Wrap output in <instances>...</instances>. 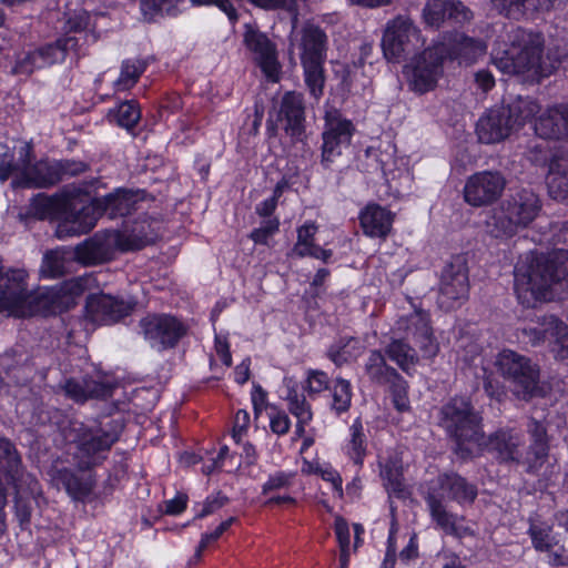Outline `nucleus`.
Segmentation results:
<instances>
[{
	"instance_id": "obj_3",
	"label": "nucleus",
	"mask_w": 568,
	"mask_h": 568,
	"mask_svg": "<svg viewBox=\"0 0 568 568\" xmlns=\"http://www.w3.org/2000/svg\"><path fill=\"white\" fill-rule=\"evenodd\" d=\"M544 39L541 34L527 31L520 27L507 33V40L494 49V64L505 74H524L547 77L551 70L542 62Z\"/></svg>"
},
{
	"instance_id": "obj_39",
	"label": "nucleus",
	"mask_w": 568,
	"mask_h": 568,
	"mask_svg": "<svg viewBox=\"0 0 568 568\" xmlns=\"http://www.w3.org/2000/svg\"><path fill=\"white\" fill-rule=\"evenodd\" d=\"M381 475L385 481L386 488L395 494L404 490L402 460L397 454H392L379 462Z\"/></svg>"
},
{
	"instance_id": "obj_50",
	"label": "nucleus",
	"mask_w": 568,
	"mask_h": 568,
	"mask_svg": "<svg viewBox=\"0 0 568 568\" xmlns=\"http://www.w3.org/2000/svg\"><path fill=\"white\" fill-rule=\"evenodd\" d=\"M548 346L556 358H568V326L562 321L558 320V325L548 339Z\"/></svg>"
},
{
	"instance_id": "obj_27",
	"label": "nucleus",
	"mask_w": 568,
	"mask_h": 568,
	"mask_svg": "<svg viewBox=\"0 0 568 568\" xmlns=\"http://www.w3.org/2000/svg\"><path fill=\"white\" fill-rule=\"evenodd\" d=\"M364 234L371 237H386L393 224L392 213L377 204L367 205L359 215Z\"/></svg>"
},
{
	"instance_id": "obj_53",
	"label": "nucleus",
	"mask_w": 568,
	"mask_h": 568,
	"mask_svg": "<svg viewBox=\"0 0 568 568\" xmlns=\"http://www.w3.org/2000/svg\"><path fill=\"white\" fill-rule=\"evenodd\" d=\"M115 116L119 125L132 129L139 122L141 112L134 102H123L119 105Z\"/></svg>"
},
{
	"instance_id": "obj_52",
	"label": "nucleus",
	"mask_w": 568,
	"mask_h": 568,
	"mask_svg": "<svg viewBox=\"0 0 568 568\" xmlns=\"http://www.w3.org/2000/svg\"><path fill=\"white\" fill-rule=\"evenodd\" d=\"M181 0H141V10L148 20H152L156 14L165 12L172 14L175 6Z\"/></svg>"
},
{
	"instance_id": "obj_26",
	"label": "nucleus",
	"mask_w": 568,
	"mask_h": 568,
	"mask_svg": "<svg viewBox=\"0 0 568 568\" xmlns=\"http://www.w3.org/2000/svg\"><path fill=\"white\" fill-rule=\"evenodd\" d=\"M493 8L503 17L519 21L539 11H548L554 0H490Z\"/></svg>"
},
{
	"instance_id": "obj_64",
	"label": "nucleus",
	"mask_w": 568,
	"mask_h": 568,
	"mask_svg": "<svg viewBox=\"0 0 568 568\" xmlns=\"http://www.w3.org/2000/svg\"><path fill=\"white\" fill-rule=\"evenodd\" d=\"M335 534L341 549H348L349 546V528L346 520L342 517L335 519Z\"/></svg>"
},
{
	"instance_id": "obj_58",
	"label": "nucleus",
	"mask_w": 568,
	"mask_h": 568,
	"mask_svg": "<svg viewBox=\"0 0 568 568\" xmlns=\"http://www.w3.org/2000/svg\"><path fill=\"white\" fill-rule=\"evenodd\" d=\"M60 181L64 178H71L82 174L89 170V164L75 160H62L57 162Z\"/></svg>"
},
{
	"instance_id": "obj_2",
	"label": "nucleus",
	"mask_w": 568,
	"mask_h": 568,
	"mask_svg": "<svg viewBox=\"0 0 568 568\" xmlns=\"http://www.w3.org/2000/svg\"><path fill=\"white\" fill-rule=\"evenodd\" d=\"M477 497V488L458 474L439 475L437 481L424 496L429 516L436 528L448 536L462 539L471 536L473 530L464 525L465 518L447 509L444 500L448 498L463 504H471Z\"/></svg>"
},
{
	"instance_id": "obj_37",
	"label": "nucleus",
	"mask_w": 568,
	"mask_h": 568,
	"mask_svg": "<svg viewBox=\"0 0 568 568\" xmlns=\"http://www.w3.org/2000/svg\"><path fill=\"white\" fill-rule=\"evenodd\" d=\"M364 347L361 341L353 336H343L336 339L327 349V357L341 367L346 363L356 359Z\"/></svg>"
},
{
	"instance_id": "obj_40",
	"label": "nucleus",
	"mask_w": 568,
	"mask_h": 568,
	"mask_svg": "<svg viewBox=\"0 0 568 568\" xmlns=\"http://www.w3.org/2000/svg\"><path fill=\"white\" fill-rule=\"evenodd\" d=\"M148 67V61L140 58L126 59L121 64V72L114 88L118 91H125L133 88L140 77L144 73Z\"/></svg>"
},
{
	"instance_id": "obj_30",
	"label": "nucleus",
	"mask_w": 568,
	"mask_h": 568,
	"mask_svg": "<svg viewBox=\"0 0 568 568\" xmlns=\"http://www.w3.org/2000/svg\"><path fill=\"white\" fill-rule=\"evenodd\" d=\"M61 57L62 53L59 49L44 45L18 58L12 72L19 75H30L34 70L61 62Z\"/></svg>"
},
{
	"instance_id": "obj_25",
	"label": "nucleus",
	"mask_w": 568,
	"mask_h": 568,
	"mask_svg": "<svg viewBox=\"0 0 568 568\" xmlns=\"http://www.w3.org/2000/svg\"><path fill=\"white\" fill-rule=\"evenodd\" d=\"M535 132L542 139L568 138V103L547 109L536 120Z\"/></svg>"
},
{
	"instance_id": "obj_21",
	"label": "nucleus",
	"mask_w": 568,
	"mask_h": 568,
	"mask_svg": "<svg viewBox=\"0 0 568 568\" xmlns=\"http://www.w3.org/2000/svg\"><path fill=\"white\" fill-rule=\"evenodd\" d=\"M406 338L413 341L419 348L422 356L433 358L439 351V345L433 336L428 316L423 312H415L402 321Z\"/></svg>"
},
{
	"instance_id": "obj_15",
	"label": "nucleus",
	"mask_w": 568,
	"mask_h": 568,
	"mask_svg": "<svg viewBox=\"0 0 568 568\" xmlns=\"http://www.w3.org/2000/svg\"><path fill=\"white\" fill-rule=\"evenodd\" d=\"M506 186V179L498 171H481L470 175L464 186L465 202L480 207L497 201Z\"/></svg>"
},
{
	"instance_id": "obj_6",
	"label": "nucleus",
	"mask_w": 568,
	"mask_h": 568,
	"mask_svg": "<svg viewBox=\"0 0 568 568\" xmlns=\"http://www.w3.org/2000/svg\"><path fill=\"white\" fill-rule=\"evenodd\" d=\"M540 210L541 202L534 191L519 190L489 212L485 221L486 232L495 239L510 237L530 224Z\"/></svg>"
},
{
	"instance_id": "obj_28",
	"label": "nucleus",
	"mask_w": 568,
	"mask_h": 568,
	"mask_svg": "<svg viewBox=\"0 0 568 568\" xmlns=\"http://www.w3.org/2000/svg\"><path fill=\"white\" fill-rule=\"evenodd\" d=\"M63 389L70 398L83 403L90 398H108L112 395V385L93 378H83L81 381L70 378L65 382Z\"/></svg>"
},
{
	"instance_id": "obj_62",
	"label": "nucleus",
	"mask_w": 568,
	"mask_h": 568,
	"mask_svg": "<svg viewBox=\"0 0 568 568\" xmlns=\"http://www.w3.org/2000/svg\"><path fill=\"white\" fill-rule=\"evenodd\" d=\"M250 425V414L244 410L240 409L234 417V426H233V433L232 437L236 443H240L242 439V436L246 433Z\"/></svg>"
},
{
	"instance_id": "obj_23",
	"label": "nucleus",
	"mask_w": 568,
	"mask_h": 568,
	"mask_svg": "<svg viewBox=\"0 0 568 568\" xmlns=\"http://www.w3.org/2000/svg\"><path fill=\"white\" fill-rule=\"evenodd\" d=\"M425 22L432 27H439L446 19L456 22L469 21L471 11L463 2L456 0H428L423 9Z\"/></svg>"
},
{
	"instance_id": "obj_1",
	"label": "nucleus",
	"mask_w": 568,
	"mask_h": 568,
	"mask_svg": "<svg viewBox=\"0 0 568 568\" xmlns=\"http://www.w3.org/2000/svg\"><path fill=\"white\" fill-rule=\"evenodd\" d=\"M568 276V251L556 248L547 256L529 254L515 266L514 288L518 301L527 306L549 301L551 286Z\"/></svg>"
},
{
	"instance_id": "obj_5",
	"label": "nucleus",
	"mask_w": 568,
	"mask_h": 568,
	"mask_svg": "<svg viewBox=\"0 0 568 568\" xmlns=\"http://www.w3.org/2000/svg\"><path fill=\"white\" fill-rule=\"evenodd\" d=\"M143 230L144 226L139 225L131 232H97L74 247V260L84 266H93L112 261L118 252L141 250L152 241Z\"/></svg>"
},
{
	"instance_id": "obj_34",
	"label": "nucleus",
	"mask_w": 568,
	"mask_h": 568,
	"mask_svg": "<svg viewBox=\"0 0 568 568\" xmlns=\"http://www.w3.org/2000/svg\"><path fill=\"white\" fill-rule=\"evenodd\" d=\"M52 480L58 487H63L67 493L75 500L87 498L93 488L90 479H82L69 468L52 469Z\"/></svg>"
},
{
	"instance_id": "obj_55",
	"label": "nucleus",
	"mask_w": 568,
	"mask_h": 568,
	"mask_svg": "<svg viewBox=\"0 0 568 568\" xmlns=\"http://www.w3.org/2000/svg\"><path fill=\"white\" fill-rule=\"evenodd\" d=\"M388 384L390 385L395 407L400 412L406 410L408 408L406 381L397 373V378L392 379Z\"/></svg>"
},
{
	"instance_id": "obj_19",
	"label": "nucleus",
	"mask_w": 568,
	"mask_h": 568,
	"mask_svg": "<svg viewBox=\"0 0 568 568\" xmlns=\"http://www.w3.org/2000/svg\"><path fill=\"white\" fill-rule=\"evenodd\" d=\"M130 302L118 300L108 294H91L87 298L85 310L92 322L110 324L128 316L133 310Z\"/></svg>"
},
{
	"instance_id": "obj_43",
	"label": "nucleus",
	"mask_w": 568,
	"mask_h": 568,
	"mask_svg": "<svg viewBox=\"0 0 568 568\" xmlns=\"http://www.w3.org/2000/svg\"><path fill=\"white\" fill-rule=\"evenodd\" d=\"M94 282L92 275H84L70 278L64 281L59 290L57 291V296L62 297L64 301L61 303L69 307L74 304V300L81 296L85 291H88Z\"/></svg>"
},
{
	"instance_id": "obj_24",
	"label": "nucleus",
	"mask_w": 568,
	"mask_h": 568,
	"mask_svg": "<svg viewBox=\"0 0 568 568\" xmlns=\"http://www.w3.org/2000/svg\"><path fill=\"white\" fill-rule=\"evenodd\" d=\"M280 119L284 121L285 132L294 139H300L304 132L305 105L301 92H285L281 99Z\"/></svg>"
},
{
	"instance_id": "obj_9",
	"label": "nucleus",
	"mask_w": 568,
	"mask_h": 568,
	"mask_svg": "<svg viewBox=\"0 0 568 568\" xmlns=\"http://www.w3.org/2000/svg\"><path fill=\"white\" fill-rule=\"evenodd\" d=\"M75 444L73 459L80 470H89L100 465L119 438V425L110 429H91L80 424L73 427Z\"/></svg>"
},
{
	"instance_id": "obj_47",
	"label": "nucleus",
	"mask_w": 568,
	"mask_h": 568,
	"mask_svg": "<svg viewBox=\"0 0 568 568\" xmlns=\"http://www.w3.org/2000/svg\"><path fill=\"white\" fill-rule=\"evenodd\" d=\"M352 396L351 383L347 379L337 377L332 387V410L337 415L347 412L351 407Z\"/></svg>"
},
{
	"instance_id": "obj_61",
	"label": "nucleus",
	"mask_w": 568,
	"mask_h": 568,
	"mask_svg": "<svg viewBox=\"0 0 568 568\" xmlns=\"http://www.w3.org/2000/svg\"><path fill=\"white\" fill-rule=\"evenodd\" d=\"M229 503V498L221 493H217L216 495L209 496L203 504V507L201 511L196 515L197 518H203L205 516H209L220 508H222L224 505Z\"/></svg>"
},
{
	"instance_id": "obj_35",
	"label": "nucleus",
	"mask_w": 568,
	"mask_h": 568,
	"mask_svg": "<svg viewBox=\"0 0 568 568\" xmlns=\"http://www.w3.org/2000/svg\"><path fill=\"white\" fill-rule=\"evenodd\" d=\"M0 471L16 486L22 476V459L16 445L6 437H0Z\"/></svg>"
},
{
	"instance_id": "obj_36",
	"label": "nucleus",
	"mask_w": 568,
	"mask_h": 568,
	"mask_svg": "<svg viewBox=\"0 0 568 568\" xmlns=\"http://www.w3.org/2000/svg\"><path fill=\"white\" fill-rule=\"evenodd\" d=\"M547 184L552 199L568 201V158L551 161Z\"/></svg>"
},
{
	"instance_id": "obj_14",
	"label": "nucleus",
	"mask_w": 568,
	"mask_h": 568,
	"mask_svg": "<svg viewBox=\"0 0 568 568\" xmlns=\"http://www.w3.org/2000/svg\"><path fill=\"white\" fill-rule=\"evenodd\" d=\"M468 268L463 256H455L444 268L438 303L446 310L459 306L468 296Z\"/></svg>"
},
{
	"instance_id": "obj_41",
	"label": "nucleus",
	"mask_w": 568,
	"mask_h": 568,
	"mask_svg": "<svg viewBox=\"0 0 568 568\" xmlns=\"http://www.w3.org/2000/svg\"><path fill=\"white\" fill-rule=\"evenodd\" d=\"M506 111H509V118L513 120L514 126L518 130L527 121H530L539 111L540 105L532 98L518 97L508 105H504Z\"/></svg>"
},
{
	"instance_id": "obj_63",
	"label": "nucleus",
	"mask_w": 568,
	"mask_h": 568,
	"mask_svg": "<svg viewBox=\"0 0 568 568\" xmlns=\"http://www.w3.org/2000/svg\"><path fill=\"white\" fill-rule=\"evenodd\" d=\"M79 40L74 36H67L58 39L54 43L47 44V48L59 49L62 53L61 62L64 60L69 51H75L78 49Z\"/></svg>"
},
{
	"instance_id": "obj_12",
	"label": "nucleus",
	"mask_w": 568,
	"mask_h": 568,
	"mask_svg": "<svg viewBox=\"0 0 568 568\" xmlns=\"http://www.w3.org/2000/svg\"><path fill=\"white\" fill-rule=\"evenodd\" d=\"M423 44L420 33L408 16L388 21L382 39V49L388 61H398L404 54Z\"/></svg>"
},
{
	"instance_id": "obj_59",
	"label": "nucleus",
	"mask_w": 568,
	"mask_h": 568,
	"mask_svg": "<svg viewBox=\"0 0 568 568\" xmlns=\"http://www.w3.org/2000/svg\"><path fill=\"white\" fill-rule=\"evenodd\" d=\"M14 509L19 525L22 529H24L31 521L32 505L30 499L18 494L14 498Z\"/></svg>"
},
{
	"instance_id": "obj_7",
	"label": "nucleus",
	"mask_w": 568,
	"mask_h": 568,
	"mask_svg": "<svg viewBox=\"0 0 568 568\" xmlns=\"http://www.w3.org/2000/svg\"><path fill=\"white\" fill-rule=\"evenodd\" d=\"M18 158L7 152V146L0 144V180L3 182L10 175L17 174L12 181L14 187H49L60 182L57 162L39 161L31 163L32 148L21 143L14 148Z\"/></svg>"
},
{
	"instance_id": "obj_17",
	"label": "nucleus",
	"mask_w": 568,
	"mask_h": 568,
	"mask_svg": "<svg viewBox=\"0 0 568 568\" xmlns=\"http://www.w3.org/2000/svg\"><path fill=\"white\" fill-rule=\"evenodd\" d=\"M244 43L253 53L254 60L261 68L264 75L272 82L280 79L281 65L277 60L275 44L257 29L250 24L245 26Z\"/></svg>"
},
{
	"instance_id": "obj_48",
	"label": "nucleus",
	"mask_w": 568,
	"mask_h": 568,
	"mask_svg": "<svg viewBox=\"0 0 568 568\" xmlns=\"http://www.w3.org/2000/svg\"><path fill=\"white\" fill-rule=\"evenodd\" d=\"M285 399L290 413L297 419L303 422H311L313 419V412L311 404L306 400L304 394L297 392L296 388L291 387L287 390Z\"/></svg>"
},
{
	"instance_id": "obj_45",
	"label": "nucleus",
	"mask_w": 568,
	"mask_h": 568,
	"mask_svg": "<svg viewBox=\"0 0 568 568\" xmlns=\"http://www.w3.org/2000/svg\"><path fill=\"white\" fill-rule=\"evenodd\" d=\"M302 67L310 94L318 100L323 95L325 84L324 62L302 63Z\"/></svg>"
},
{
	"instance_id": "obj_57",
	"label": "nucleus",
	"mask_w": 568,
	"mask_h": 568,
	"mask_svg": "<svg viewBox=\"0 0 568 568\" xmlns=\"http://www.w3.org/2000/svg\"><path fill=\"white\" fill-rule=\"evenodd\" d=\"M280 222L277 219H268L264 221L260 227L254 229L250 237L256 244H267L268 239L278 231Z\"/></svg>"
},
{
	"instance_id": "obj_13",
	"label": "nucleus",
	"mask_w": 568,
	"mask_h": 568,
	"mask_svg": "<svg viewBox=\"0 0 568 568\" xmlns=\"http://www.w3.org/2000/svg\"><path fill=\"white\" fill-rule=\"evenodd\" d=\"M354 130L352 121L343 118L337 109L326 111L321 160L324 169H329L342 154V146L349 144Z\"/></svg>"
},
{
	"instance_id": "obj_16",
	"label": "nucleus",
	"mask_w": 568,
	"mask_h": 568,
	"mask_svg": "<svg viewBox=\"0 0 568 568\" xmlns=\"http://www.w3.org/2000/svg\"><path fill=\"white\" fill-rule=\"evenodd\" d=\"M442 63L443 50L440 48L425 49L413 60L409 67V88L417 93L433 90L443 72Z\"/></svg>"
},
{
	"instance_id": "obj_38",
	"label": "nucleus",
	"mask_w": 568,
	"mask_h": 568,
	"mask_svg": "<svg viewBox=\"0 0 568 568\" xmlns=\"http://www.w3.org/2000/svg\"><path fill=\"white\" fill-rule=\"evenodd\" d=\"M364 369L369 381L377 385H387L397 378L396 369L386 364L384 355L377 349L371 351Z\"/></svg>"
},
{
	"instance_id": "obj_54",
	"label": "nucleus",
	"mask_w": 568,
	"mask_h": 568,
	"mask_svg": "<svg viewBox=\"0 0 568 568\" xmlns=\"http://www.w3.org/2000/svg\"><path fill=\"white\" fill-rule=\"evenodd\" d=\"M329 377L323 371L310 369L307 372V378L303 385L304 390L308 393L310 396L322 393L325 389H328Z\"/></svg>"
},
{
	"instance_id": "obj_46",
	"label": "nucleus",
	"mask_w": 568,
	"mask_h": 568,
	"mask_svg": "<svg viewBox=\"0 0 568 568\" xmlns=\"http://www.w3.org/2000/svg\"><path fill=\"white\" fill-rule=\"evenodd\" d=\"M349 433L351 438L346 445L347 455L355 464L362 465L363 458L366 454V436L364 434L363 425L358 419H356L351 426Z\"/></svg>"
},
{
	"instance_id": "obj_11",
	"label": "nucleus",
	"mask_w": 568,
	"mask_h": 568,
	"mask_svg": "<svg viewBox=\"0 0 568 568\" xmlns=\"http://www.w3.org/2000/svg\"><path fill=\"white\" fill-rule=\"evenodd\" d=\"M139 326L144 339L156 352L175 348L189 329L182 320L164 313L148 314Z\"/></svg>"
},
{
	"instance_id": "obj_42",
	"label": "nucleus",
	"mask_w": 568,
	"mask_h": 568,
	"mask_svg": "<svg viewBox=\"0 0 568 568\" xmlns=\"http://www.w3.org/2000/svg\"><path fill=\"white\" fill-rule=\"evenodd\" d=\"M389 359L395 362L404 372H408L418 362V356L407 342L400 338L393 339L385 348Z\"/></svg>"
},
{
	"instance_id": "obj_44",
	"label": "nucleus",
	"mask_w": 568,
	"mask_h": 568,
	"mask_svg": "<svg viewBox=\"0 0 568 568\" xmlns=\"http://www.w3.org/2000/svg\"><path fill=\"white\" fill-rule=\"evenodd\" d=\"M62 209L61 201L39 194L32 199L29 214L38 220L53 219L54 216L60 219L59 214L62 213Z\"/></svg>"
},
{
	"instance_id": "obj_18",
	"label": "nucleus",
	"mask_w": 568,
	"mask_h": 568,
	"mask_svg": "<svg viewBox=\"0 0 568 568\" xmlns=\"http://www.w3.org/2000/svg\"><path fill=\"white\" fill-rule=\"evenodd\" d=\"M523 445L524 437L520 432L514 428H500L487 439L484 437L483 450L487 449L495 454L499 463L524 465Z\"/></svg>"
},
{
	"instance_id": "obj_51",
	"label": "nucleus",
	"mask_w": 568,
	"mask_h": 568,
	"mask_svg": "<svg viewBox=\"0 0 568 568\" xmlns=\"http://www.w3.org/2000/svg\"><path fill=\"white\" fill-rule=\"evenodd\" d=\"M64 257L59 251L48 252L41 265V273L45 277H58L64 273Z\"/></svg>"
},
{
	"instance_id": "obj_22",
	"label": "nucleus",
	"mask_w": 568,
	"mask_h": 568,
	"mask_svg": "<svg viewBox=\"0 0 568 568\" xmlns=\"http://www.w3.org/2000/svg\"><path fill=\"white\" fill-rule=\"evenodd\" d=\"M527 433L529 434L530 444L524 458V465L527 473L535 474L547 460L549 438L546 425L534 417H530L527 423Z\"/></svg>"
},
{
	"instance_id": "obj_8",
	"label": "nucleus",
	"mask_w": 568,
	"mask_h": 568,
	"mask_svg": "<svg viewBox=\"0 0 568 568\" xmlns=\"http://www.w3.org/2000/svg\"><path fill=\"white\" fill-rule=\"evenodd\" d=\"M495 366L511 384L513 392L518 398L528 400L537 395L540 371L529 357L511 349H504L496 356Z\"/></svg>"
},
{
	"instance_id": "obj_60",
	"label": "nucleus",
	"mask_w": 568,
	"mask_h": 568,
	"mask_svg": "<svg viewBox=\"0 0 568 568\" xmlns=\"http://www.w3.org/2000/svg\"><path fill=\"white\" fill-rule=\"evenodd\" d=\"M294 474L277 471L268 477L266 483L263 485V494H268L273 490H278L288 487L292 484Z\"/></svg>"
},
{
	"instance_id": "obj_32",
	"label": "nucleus",
	"mask_w": 568,
	"mask_h": 568,
	"mask_svg": "<svg viewBox=\"0 0 568 568\" xmlns=\"http://www.w3.org/2000/svg\"><path fill=\"white\" fill-rule=\"evenodd\" d=\"M317 225L314 222H306L297 229V241L292 248L291 255L297 257L311 256L327 262L333 252L315 244Z\"/></svg>"
},
{
	"instance_id": "obj_56",
	"label": "nucleus",
	"mask_w": 568,
	"mask_h": 568,
	"mask_svg": "<svg viewBox=\"0 0 568 568\" xmlns=\"http://www.w3.org/2000/svg\"><path fill=\"white\" fill-rule=\"evenodd\" d=\"M268 418L270 428L274 434L282 436L288 433L291 427V419L285 412L272 406L270 407Z\"/></svg>"
},
{
	"instance_id": "obj_29",
	"label": "nucleus",
	"mask_w": 568,
	"mask_h": 568,
	"mask_svg": "<svg viewBox=\"0 0 568 568\" xmlns=\"http://www.w3.org/2000/svg\"><path fill=\"white\" fill-rule=\"evenodd\" d=\"M102 215L109 219L122 217L131 214L136 210L139 197L129 190L119 189L101 199H97Z\"/></svg>"
},
{
	"instance_id": "obj_31",
	"label": "nucleus",
	"mask_w": 568,
	"mask_h": 568,
	"mask_svg": "<svg viewBox=\"0 0 568 568\" xmlns=\"http://www.w3.org/2000/svg\"><path fill=\"white\" fill-rule=\"evenodd\" d=\"M326 34L315 26H307L303 29L301 39V62H325L326 59Z\"/></svg>"
},
{
	"instance_id": "obj_20",
	"label": "nucleus",
	"mask_w": 568,
	"mask_h": 568,
	"mask_svg": "<svg viewBox=\"0 0 568 568\" xmlns=\"http://www.w3.org/2000/svg\"><path fill=\"white\" fill-rule=\"evenodd\" d=\"M511 121L509 111L504 105L490 109L477 122L476 133L479 141L486 144L504 141L516 131L515 122Z\"/></svg>"
},
{
	"instance_id": "obj_49",
	"label": "nucleus",
	"mask_w": 568,
	"mask_h": 568,
	"mask_svg": "<svg viewBox=\"0 0 568 568\" xmlns=\"http://www.w3.org/2000/svg\"><path fill=\"white\" fill-rule=\"evenodd\" d=\"M551 531L552 528L545 524L530 525L528 534L536 550L541 552L549 551L558 544Z\"/></svg>"
},
{
	"instance_id": "obj_10",
	"label": "nucleus",
	"mask_w": 568,
	"mask_h": 568,
	"mask_svg": "<svg viewBox=\"0 0 568 568\" xmlns=\"http://www.w3.org/2000/svg\"><path fill=\"white\" fill-rule=\"evenodd\" d=\"M65 194L70 200L63 203V211L55 231L61 240L89 233L102 215L97 199L81 206L74 201L81 194L89 196V192L83 187L72 186Z\"/></svg>"
},
{
	"instance_id": "obj_4",
	"label": "nucleus",
	"mask_w": 568,
	"mask_h": 568,
	"mask_svg": "<svg viewBox=\"0 0 568 568\" xmlns=\"http://www.w3.org/2000/svg\"><path fill=\"white\" fill-rule=\"evenodd\" d=\"M439 425L455 442V452L462 458H471L483 452L481 418L468 399L454 397L443 405Z\"/></svg>"
},
{
	"instance_id": "obj_33",
	"label": "nucleus",
	"mask_w": 568,
	"mask_h": 568,
	"mask_svg": "<svg viewBox=\"0 0 568 568\" xmlns=\"http://www.w3.org/2000/svg\"><path fill=\"white\" fill-rule=\"evenodd\" d=\"M556 325H558V318L554 315H544L531 320L520 329L521 341L532 347L544 345L550 339Z\"/></svg>"
}]
</instances>
